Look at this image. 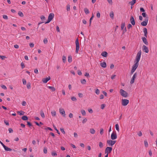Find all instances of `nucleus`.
I'll return each mask as SVG.
<instances>
[{"mask_svg": "<svg viewBox=\"0 0 157 157\" xmlns=\"http://www.w3.org/2000/svg\"><path fill=\"white\" fill-rule=\"evenodd\" d=\"M1 87H2V88H3V89H4V90H6L7 89V88H6V86L4 85H1Z\"/></svg>", "mask_w": 157, "mask_h": 157, "instance_id": "603ef678", "label": "nucleus"}, {"mask_svg": "<svg viewBox=\"0 0 157 157\" xmlns=\"http://www.w3.org/2000/svg\"><path fill=\"white\" fill-rule=\"evenodd\" d=\"M141 51L140 50L138 52L136 56V59L135 61V63L133 65L132 68L136 70L139 65V62L140 60L141 56Z\"/></svg>", "mask_w": 157, "mask_h": 157, "instance_id": "f257e3e1", "label": "nucleus"}, {"mask_svg": "<svg viewBox=\"0 0 157 157\" xmlns=\"http://www.w3.org/2000/svg\"><path fill=\"white\" fill-rule=\"evenodd\" d=\"M140 11L141 12H143V13H144L145 11V10H144V9L143 8L140 7Z\"/></svg>", "mask_w": 157, "mask_h": 157, "instance_id": "bf43d9fd", "label": "nucleus"}, {"mask_svg": "<svg viewBox=\"0 0 157 157\" xmlns=\"http://www.w3.org/2000/svg\"><path fill=\"white\" fill-rule=\"evenodd\" d=\"M84 11L86 14H88L90 13V11L87 8H85L84 9Z\"/></svg>", "mask_w": 157, "mask_h": 157, "instance_id": "5701e85b", "label": "nucleus"}, {"mask_svg": "<svg viewBox=\"0 0 157 157\" xmlns=\"http://www.w3.org/2000/svg\"><path fill=\"white\" fill-rule=\"evenodd\" d=\"M113 149L112 147H107L105 150V153L108 154L110 153L112 150Z\"/></svg>", "mask_w": 157, "mask_h": 157, "instance_id": "0eeeda50", "label": "nucleus"}, {"mask_svg": "<svg viewBox=\"0 0 157 157\" xmlns=\"http://www.w3.org/2000/svg\"><path fill=\"white\" fill-rule=\"evenodd\" d=\"M81 82L82 84H85L86 83V81L85 79H83L82 80H81Z\"/></svg>", "mask_w": 157, "mask_h": 157, "instance_id": "a19ab883", "label": "nucleus"}, {"mask_svg": "<svg viewBox=\"0 0 157 157\" xmlns=\"http://www.w3.org/2000/svg\"><path fill=\"white\" fill-rule=\"evenodd\" d=\"M10 133H12L13 132V130L12 128H10L8 129Z\"/></svg>", "mask_w": 157, "mask_h": 157, "instance_id": "e2e57ef3", "label": "nucleus"}, {"mask_svg": "<svg viewBox=\"0 0 157 157\" xmlns=\"http://www.w3.org/2000/svg\"><path fill=\"white\" fill-rule=\"evenodd\" d=\"M129 103V100L126 99H123L122 100V105L123 106L127 105Z\"/></svg>", "mask_w": 157, "mask_h": 157, "instance_id": "39448f33", "label": "nucleus"}, {"mask_svg": "<svg viewBox=\"0 0 157 157\" xmlns=\"http://www.w3.org/2000/svg\"><path fill=\"white\" fill-rule=\"evenodd\" d=\"M130 22L132 25H135V22L133 17L131 16L130 19Z\"/></svg>", "mask_w": 157, "mask_h": 157, "instance_id": "f8f14e48", "label": "nucleus"}, {"mask_svg": "<svg viewBox=\"0 0 157 157\" xmlns=\"http://www.w3.org/2000/svg\"><path fill=\"white\" fill-rule=\"evenodd\" d=\"M120 92L121 95L123 97L126 98L128 96V93L123 90L120 89Z\"/></svg>", "mask_w": 157, "mask_h": 157, "instance_id": "20e7f679", "label": "nucleus"}, {"mask_svg": "<svg viewBox=\"0 0 157 157\" xmlns=\"http://www.w3.org/2000/svg\"><path fill=\"white\" fill-rule=\"evenodd\" d=\"M84 75L85 76L87 77H90V76L89 75V74L88 73H87V72L85 73V74Z\"/></svg>", "mask_w": 157, "mask_h": 157, "instance_id": "338daca9", "label": "nucleus"}, {"mask_svg": "<svg viewBox=\"0 0 157 157\" xmlns=\"http://www.w3.org/2000/svg\"><path fill=\"white\" fill-rule=\"evenodd\" d=\"M67 11H69L70 10V5H67Z\"/></svg>", "mask_w": 157, "mask_h": 157, "instance_id": "5fc2aeb1", "label": "nucleus"}, {"mask_svg": "<svg viewBox=\"0 0 157 157\" xmlns=\"http://www.w3.org/2000/svg\"><path fill=\"white\" fill-rule=\"evenodd\" d=\"M87 119L86 118H85L84 119H83V120H82V123L83 124H84L86 122V121H87Z\"/></svg>", "mask_w": 157, "mask_h": 157, "instance_id": "0e129e2a", "label": "nucleus"}, {"mask_svg": "<svg viewBox=\"0 0 157 157\" xmlns=\"http://www.w3.org/2000/svg\"><path fill=\"white\" fill-rule=\"evenodd\" d=\"M136 0H132V1L129 2V4H130L131 6H132L136 2Z\"/></svg>", "mask_w": 157, "mask_h": 157, "instance_id": "4be33fe9", "label": "nucleus"}, {"mask_svg": "<svg viewBox=\"0 0 157 157\" xmlns=\"http://www.w3.org/2000/svg\"><path fill=\"white\" fill-rule=\"evenodd\" d=\"M116 141L108 140L107 141V144H109V146H113L116 143Z\"/></svg>", "mask_w": 157, "mask_h": 157, "instance_id": "423d86ee", "label": "nucleus"}, {"mask_svg": "<svg viewBox=\"0 0 157 157\" xmlns=\"http://www.w3.org/2000/svg\"><path fill=\"white\" fill-rule=\"evenodd\" d=\"M18 14L19 15V16L21 17H23L24 16L23 13L21 11H18Z\"/></svg>", "mask_w": 157, "mask_h": 157, "instance_id": "a878e982", "label": "nucleus"}, {"mask_svg": "<svg viewBox=\"0 0 157 157\" xmlns=\"http://www.w3.org/2000/svg\"><path fill=\"white\" fill-rule=\"evenodd\" d=\"M21 68L22 69H23L25 67L24 63L23 62H22L21 63Z\"/></svg>", "mask_w": 157, "mask_h": 157, "instance_id": "a18cd8bd", "label": "nucleus"}, {"mask_svg": "<svg viewBox=\"0 0 157 157\" xmlns=\"http://www.w3.org/2000/svg\"><path fill=\"white\" fill-rule=\"evenodd\" d=\"M81 113L83 116H85L86 115V113L84 110H81Z\"/></svg>", "mask_w": 157, "mask_h": 157, "instance_id": "c9c22d12", "label": "nucleus"}, {"mask_svg": "<svg viewBox=\"0 0 157 157\" xmlns=\"http://www.w3.org/2000/svg\"><path fill=\"white\" fill-rule=\"evenodd\" d=\"M95 93L98 95L100 93V90L98 89H96L95 91Z\"/></svg>", "mask_w": 157, "mask_h": 157, "instance_id": "37998d69", "label": "nucleus"}, {"mask_svg": "<svg viewBox=\"0 0 157 157\" xmlns=\"http://www.w3.org/2000/svg\"><path fill=\"white\" fill-rule=\"evenodd\" d=\"M144 144L145 147H147L148 146V144L147 140H145L144 141Z\"/></svg>", "mask_w": 157, "mask_h": 157, "instance_id": "c756f323", "label": "nucleus"}, {"mask_svg": "<svg viewBox=\"0 0 157 157\" xmlns=\"http://www.w3.org/2000/svg\"><path fill=\"white\" fill-rule=\"evenodd\" d=\"M124 26H125V23H122L121 24V29L122 30H123L124 28Z\"/></svg>", "mask_w": 157, "mask_h": 157, "instance_id": "58836bf2", "label": "nucleus"}, {"mask_svg": "<svg viewBox=\"0 0 157 157\" xmlns=\"http://www.w3.org/2000/svg\"><path fill=\"white\" fill-rule=\"evenodd\" d=\"M26 102L25 101H23L22 102V105L23 106H25L26 105Z\"/></svg>", "mask_w": 157, "mask_h": 157, "instance_id": "774afa93", "label": "nucleus"}, {"mask_svg": "<svg viewBox=\"0 0 157 157\" xmlns=\"http://www.w3.org/2000/svg\"><path fill=\"white\" fill-rule=\"evenodd\" d=\"M51 79V78L50 76H49L48 77H47L46 78H44L42 79V81L44 83H46L49 80Z\"/></svg>", "mask_w": 157, "mask_h": 157, "instance_id": "4468645a", "label": "nucleus"}, {"mask_svg": "<svg viewBox=\"0 0 157 157\" xmlns=\"http://www.w3.org/2000/svg\"><path fill=\"white\" fill-rule=\"evenodd\" d=\"M53 127L54 129L56 131L57 133L59 134H60V132L59 130L57 129L56 127L54 125H53Z\"/></svg>", "mask_w": 157, "mask_h": 157, "instance_id": "e433bc0d", "label": "nucleus"}, {"mask_svg": "<svg viewBox=\"0 0 157 157\" xmlns=\"http://www.w3.org/2000/svg\"><path fill=\"white\" fill-rule=\"evenodd\" d=\"M115 126L116 130H117L118 132H119V129L118 124H116Z\"/></svg>", "mask_w": 157, "mask_h": 157, "instance_id": "2f4dec72", "label": "nucleus"}, {"mask_svg": "<svg viewBox=\"0 0 157 157\" xmlns=\"http://www.w3.org/2000/svg\"><path fill=\"white\" fill-rule=\"evenodd\" d=\"M54 16V14L53 13H50L48 17V20L45 22V24H47L49 23L53 18Z\"/></svg>", "mask_w": 157, "mask_h": 157, "instance_id": "f03ea898", "label": "nucleus"}, {"mask_svg": "<svg viewBox=\"0 0 157 157\" xmlns=\"http://www.w3.org/2000/svg\"><path fill=\"white\" fill-rule=\"evenodd\" d=\"M51 114L53 116H56V112L55 111H53L51 112Z\"/></svg>", "mask_w": 157, "mask_h": 157, "instance_id": "4c0bfd02", "label": "nucleus"}, {"mask_svg": "<svg viewBox=\"0 0 157 157\" xmlns=\"http://www.w3.org/2000/svg\"><path fill=\"white\" fill-rule=\"evenodd\" d=\"M4 148L5 150L6 151H11L12 150V149L8 147H7L6 146V145L4 146Z\"/></svg>", "mask_w": 157, "mask_h": 157, "instance_id": "f3484780", "label": "nucleus"}, {"mask_svg": "<svg viewBox=\"0 0 157 157\" xmlns=\"http://www.w3.org/2000/svg\"><path fill=\"white\" fill-rule=\"evenodd\" d=\"M94 17V14L93 13L92 15V16L90 18L89 20V22H90V24L91 23L92 20H93Z\"/></svg>", "mask_w": 157, "mask_h": 157, "instance_id": "f704fd0d", "label": "nucleus"}, {"mask_svg": "<svg viewBox=\"0 0 157 157\" xmlns=\"http://www.w3.org/2000/svg\"><path fill=\"white\" fill-rule=\"evenodd\" d=\"M103 131H104L103 129L102 128H101L100 129V134L101 135H102L103 134Z\"/></svg>", "mask_w": 157, "mask_h": 157, "instance_id": "864d4df0", "label": "nucleus"}, {"mask_svg": "<svg viewBox=\"0 0 157 157\" xmlns=\"http://www.w3.org/2000/svg\"><path fill=\"white\" fill-rule=\"evenodd\" d=\"M101 66L103 68H105L106 67V64L105 62H103L100 63Z\"/></svg>", "mask_w": 157, "mask_h": 157, "instance_id": "a211bd4d", "label": "nucleus"}, {"mask_svg": "<svg viewBox=\"0 0 157 157\" xmlns=\"http://www.w3.org/2000/svg\"><path fill=\"white\" fill-rule=\"evenodd\" d=\"M59 112L61 114V115L63 116L64 117H66V114L65 113V112L64 109H59Z\"/></svg>", "mask_w": 157, "mask_h": 157, "instance_id": "9b49d317", "label": "nucleus"}, {"mask_svg": "<svg viewBox=\"0 0 157 157\" xmlns=\"http://www.w3.org/2000/svg\"><path fill=\"white\" fill-rule=\"evenodd\" d=\"M96 17L98 18H99L100 17V13L98 11H97Z\"/></svg>", "mask_w": 157, "mask_h": 157, "instance_id": "c03bdc74", "label": "nucleus"}, {"mask_svg": "<svg viewBox=\"0 0 157 157\" xmlns=\"http://www.w3.org/2000/svg\"><path fill=\"white\" fill-rule=\"evenodd\" d=\"M21 119L24 121H27L28 119V118L27 116H23Z\"/></svg>", "mask_w": 157, "mask_h": 157, "instance_id": "6ab92c4d", "label": "nucleus"}, {"mask_svg": "<svg viewBox=\"0 0 157 157\" xmlns=\"http://www.w3.org/2000/svg\"><path fill=\"white\" fill-rule=\"evenodd\" d=\"M48 88L51 90L52 92L56 90L55 88L53 86H49Z\"/></svg>", "mask_w": 157, "mask_h": 157, "instance_id": "393cba45", "label": "nucleus"}, {"mask_svg": "<svg viewBox=\"0 0 157 157\" xmlns=\"http://www.w3.org/2000/svg\"><path fill=\"white\" fill-rule=\"evenodd\" d=\"M4 121L5 124L6 125L9 126V124L8 121H6V120H4Z\"/></svg>", "mask_w": 157, "mask_h": 157, "instance_id": "79ce46f5", "label": "nucleus"}, {"mask_svg": "<svg viewBox=\"0 0 157 157\" xmlns=\"http://www.w3.org/2000/svg\"><path fill=\"white\" fill-rule=\"evenodd\" d=\"M2 16H3V19H6V20L8 19V16L6 15H3Z\"/></svg>", "mask_w": 157, "mask_h": 157, "instance_id": "09e8293b", "label": "nucleus"}, {"mask_svg": "<svg viewBox=\"0 0 157 157\" xmlns=\"http://www.w3.org/2000/svg\"><path fill=\"white\" fill-rule=\"evenodd\" d=\"M40 114L42 118H44L45 117V115L42 110H41Z\"/></svg>", "mask_w": 157, "mask_h": 157, "instance_id": "cd10ccee", "label": "nucleus"}, {"mask_svg": "<svg viewBox=\"0 0 157 157\" xmlns=\"http://www.w3.org/2000/svg\"><path fill=\"white\" fill-rule=\"evenodd\" d=\"M127 27H128V29H129L130 28H132V26L131 24H129L128 25Z\"/></svg>", "mask_w": 157, "mask_h": 157, "instance_id": "69168bd1", "label": "nucleus"}, {"mask_svg": "<svg viewBox=\"0 0 157 157\" xmlns=\"http://www.w3.org/2000/svg\"><path fill=\"white\" fill-rule=\"evenodd\" d=\"M17 113L18 114L20 115H22L24 114V113H25V112L22 110H21L20 111H18Z\"/></svg>", "mask_w": 157, "mask_h": 157, "instance_id": "412c9836", "label": "nucleus"}, {"mask_svg": "<svg viewBox=\"0 0 157 157\" xmlns=\"http://www.w3.org/2000/svg\"><path fill=\"white\" fill-rule=\"evenodd\" d=\"M23 83L24 85H25L26 84V81L25 79H22Z\"/></svg>", "mask_w": 157, "mask_h": 157, "instance_id": "052dcab7", "label": "nucleus"}, {"mask_svg": "<svg viewBox=\"0 0 157 157\" xmlns=\"http://www.w3.org/2000/svg\"><path fill=\"white\" fill-rule=\"evenodd\" d=\"M44 43V44H47L48 43V41L46 38H45L43 40Z\"/></svg>", "mask_w": 157, "mask_h": 157, "instance_id": "3c124183", "label": "nucleus"}, {"mask_svg": "<svg viewBox=\"0 0 157 157\" xmlns=\"http://www.w3.org/2000/svg\"><path fill=\"white\" fill-rule=\"evenodd\" d=\"M71 100L73 101H77V99L75 97H71Z\"/></svg>", "mask_w": 157, "mask_h": 157, "instance_id": "de8ad7c7", "label": "nucleus"}, {"mask_svg": "<svg viewBox=\"0 0 157 157\" xmlns=\"http://www.w3.org/2000/svg\"><path fill=\"white\" fill-rule=\"evenodd\" d=\"M105 106V104H102L101 105V109H103Z\"/></svg>", "mask_w": 157, "mask_h": 157, "instance_id": "680f3d73", "label": "nucleus"}, {"mask_svg": "<svg viewBox=\"0 0 157 157\" xmlns=\"http://www.w3.org/2000/svg\"><path fill=\"white\" fill-rule=\"evenodd\" d=\"M148 19V17H147V18H145V19L144 20V21L141 22V25L143 26H146L147 25Z\"/></svg>", "mask_w": 157, "mask_h": 157, "instance_id": "6e6552de", "label": "nucleus"}, {"mask_svg": "<svg viewBox=\"0 0 157 157\" xmlns=\"http://www.w3.org/2000/svg\"><path fill=\"white\" fill-rule=\"evenodd\" d=\"M109 16L112 19L114 18V13L113 12V11H111L109 13Z\"/></svg>", "mask_w": 157, "mask_h": 157, "instance_id": "aec40b11", "label": "nucleus"}, {"mask_svg": "<svg viewBox=\"0 0 157 157\" xmlns=\"http://www.w3.org/2000/svg\"><path fill=\"white\" fill-rule=\"evenodd\" d=\"M99 145L100 148H101L103 147V143L101 142H100L99 143Z\"/></svg>", "mask_w": 157, "mask_h": 157, "instance_id": "49530a36", "label": "nucleus"}, {"mask_svg": "<svg viewBox=\"0 0 157 157\" xmlns=\"http://www.w3.org/2000/svg\"><path fill=\"white\" fill-rule=\"evenodd\" d=\"M27 87L28 89H30L31 88V83L30 82H28L27 84Z\"/></svg>", "mask_w": 157, "mask_h": 157, "instance_id": "c85d7f7f", "label": "nucleus"}, {"mask_svg": "<svg viewBox=\"0 0 157 157\" xmlns=\"http://www.w3.org/2000/svg\"><path fill=\"white\" fill-rule=\"evenodd\" d=\"M78 74L79 75H81L82 74L81 71L80 70H78L77 71Z\"/></svg>", "mask_w": 157, "mask_h": 157, "instance_id": "13d9d810", "label": "nucleus"}, {"mask_svg": "<svg viewBox=\"0 0 157 157\" xmlns=\"http://www.w3.org/2000/svg\"><path fill=\"white\" fill-rule=\"evenodd\" d=\"M75 43L76 45L75 52L76 53H78L79 49V44L78 38H77L75 40Z\"/></svg>", "mask_w": 157, "mask_h": 157, "instance_id": "7ed1b4c3", "label": "nucleus"}, {"mask_svg": "<svg viewBox=\"0 0 157 157\" xmlns=\"http://www.w3.org/2000/svg\"><path fill=\"white\" fill-rule=\"evenodd\" d=\"M137 76V73L136 72L134 73V75H133L132 78H131V81L130 82V83L131 84H132L134 83L135 81V80Z\"/></svg>", "mask_w": 157, "mask_h": 157, "instance_id": "1a4fd4ad", "label": "nucleus"}, {"mask_svg": "<svg viewBox=\"0 0 157 157\" xmlns=\"http://www.w3.org/2000/svg\"><path fill=\"white\" fill-rule=\"evenodd\" d=\"M111 139L113 140H114L117 138V135L116 132H113L111 135Z\"/></svg>", "mask_w": 157, "mask_h": 157, "instance_id": "9d476101", "label": "nucleus"}, {"mask_svg": "<svg viewBox=\"0 0 157 157\" xmlns=\"http://www.w3.org/2000/svg\"><path fill=\"white\" fill-rule=\"evenodd\" d=\"M68 61L69 63H71L72 62V56L71 55L69 56H68Z\"/></svg>", "mask_w": 157, "mask_h": 157, "instance_id": "b1692460", "label": "nucleus"}, {"mask_svg": "<svg viewBox=\"0 0 157 157\" xmlns=\"http://www.w3.org/2000/svg\"><path fill=\"white\" fill-rule=\"evenodd\" d=\"M78 95L79 98H82L83 97V94L81 93H79L78 94Z\"/></svg>", "mask_w": 157, "mask_h": 157, "instance_id": "4d7b16f0", "label": "nucleus"}, {"mask_svg": "<svg viewBox=\"0 0 157 157\" xmlns=\"http://www.w3.org/2000/svg\"><path fill=\"white\" fill-rule=\"evenodd\" d=\"M143 50L146 53H147L149 52L148 48L145 45H143L142 47Z\"/></svg>", "mask_w": 157, "mask_h": 157, "instance_id": "ddd939ff", "label": "nucleus"}, {"mask_svg": "<svg viewBox=\"0 0 157 157\" xmlns=\"http://www.w3.org/2000/svg\"><path fill=\"white\" fill-rule=\"evenodd\" d=\"M27 125H28L30 127L31 126H33L32 123L30 122L27 121Z\"/></svg>", "mask_w": 157, "mask_h": 157, "instance_id": "72a5a7b5", "label": "nucleus"}, {"mask_svg": "<svg viewBox=\"0 0 157 157\" xmlns=\"http://www.w3.org/2000/svg\"><path fill=\"white\" fill-rule=\"evenodd\" d=\"M108 54L106 52L104 51L102 52L101 54V55L103 57H106L108 56Z\"/></svg>", "mask_w": 157, "mask_h": 157, "instance_id": "dca6fc26", "label": "nucleus"}, {"mask_svg": "<svg viewBox=\"0 0 157 157\" xmlns=\"http://www.w3.org/2000/svg\"><path fill=\"white\" fill-rule=\"evenodd\" d=\"M143 42L147 45H148V42H147L146 38L144 37H142L141 38Z\"/></svg>", "mask_w": 157, "mask_h": 157, "instance_id": "2eb2a0df", "label": "nucleus"}, {"mask_svg": "<svg viewBox=\"0 0 157 157\" xmlns=\"http://www.w3.org/2000/svg\"><path fill=\"white\" fill-rule=\"evenodd\" d=\"M51 155L52 156H54L57 155V154L56 151H52V152Z\"/></svg>", "mask_w": 157, "mask_h": 157, "instance_id": "473e14b6", "label": "nucleus"}, {"mask_svg": "<svg viewBox=\"0 0 157 157\" xmlns=\"http://www.w3.org/2000/svg\"><path fill=\"white\" fill-rule=\"evenodd\" d=\"M63 62L64 63H65L66 61V56H63L62 57Z\"/></svg>", "mask_w": 157, "mask_h": 157, "instance_id": "ea45409f", "label": "nucleus"}, {"mask_svg": "<svg viewBox=\"0 0 157 157\" xmlns=\"http://www.w3.org/2000/svg\"><path fill=\"white\" fill-rule=\"evenodd\" d=\"M142 15L144 17H145L146 18H147V17H148L147 15L146 14V13H142Z\"/></svg>", "mask_w": 157, "mask_h": 157, "instance_id": "7c9ffc66", "label": "nucleus"}, {"mask_svg": "<svg viewBox=\"0 0 157 157\" xmlns=\"http://www.w3.org/2000/svg\"><path fill=\"white\" fill-rule=\"evenodd\" d=\"M60 131H61V132L63 134H65V132L64 131V129L63 128H60Z\"/></svg>", "mask_w": 157, "mask_h": 157, "instance_id": "6e6d98bb", "label": "nucleus"}, {"mask_svg": "<svg viewBox=\"0 0 157 157\" xmlns=\"http://www.w3.org/2000/svg\"><path fill=\"white\" fill-rule=\"evenodd\" d=\"M40 18L41 19V20H42V21H44V20H45V17L43 16V15H42L41 17H40Z\"/></svg>", "mask_w": 157, "mask_h": 157, "instance_id": "8fccbe9b", "label": "nucleus"}, {"mask_svg": "<svg viewBox=\"0 0 157 157\" xmlns=\"http://www.w3.org/2000/svg\"><path fill=\"white\" fill-rule=\"evenodd\" d=\"M90 132L92 134H94L95 132V131L93 128H90Z\"/></svg>", "mask_w": 157, "mask_h": 157, "instance_id": "bb28decb", "label": "nucleus"}]
</instances>
